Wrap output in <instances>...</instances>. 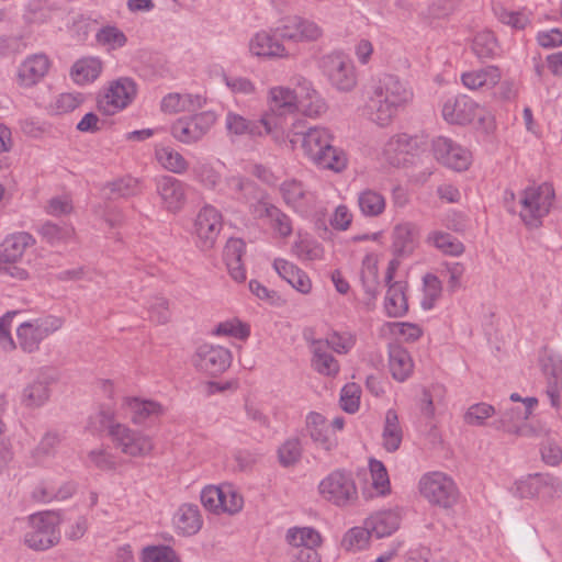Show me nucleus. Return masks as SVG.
<instances>
[{
	"label": "nucleus",
	"mask_w": 562,
	"mask_h": 562,
	"mask_svg": "<svg viewBox=\"0 0 562 562\" xmlns=\"http://www.w3.org/2000/svg\"><path fill=\"white\" fill-rule=\"evenodd\" d=\"M288 139L293 150L301 149L319 168L341 172L347 168L346 153L333 146L334 135L324 126L306 127L303 121L292 124Z\"/></svg>",
	"instance_id": "f257e3e1"
},
{
	"label": "nucleus",
	"mask_w": 562,
	"mask_h": 562,
	"mask_svg": "<svg viewBox=\"0 0 562 562\" xmlns=\"http://www.w3.org/2000/svg\"><path fill=\"white\" fill-rule=\"evenodd\" d=\"M412 99L413 92L404 82L396 76L385 75L367 92L363 113L371 122L385 127Z\"/></svg>",
	"instance_id": "f03ea898"
},
{
	"label": "nucleus",
	"mask_w": 562,
	"mask_h": 562,
	"mask_svg": "<svg viewBox=\"0 0 562 562\" xmlns=\"http://www.w3.org/2000/svg\"><path fill=\"white\" fill-rule=\"evenodd\" d=\"M87 427L93 432L108 429L114 447L131 458H145L155 449L151 436L124 424L114 423V415L111 412L99 411L92 414Z\"/></svg>",
	"instance_id": "7ed1b4c3"
},
{
	"label": "nucleus",
	"mask_w": 562,
	"mask_h": 562,
	"mask_svg": "<svg viewBox=\"0 0 562 562\" xmlns=\"http://www.w3.org/2000/svg\"><path fill=\"white\" fill-rule=\"evenodd\" d=\"M281 124V88L269 90L267 106L259 121H252L232 110L225 114V130L231 139L262 137L278 131Z\"/></svg>",
	"instance_id": "20e7f679"
},
{
	"label": "nucleus",
	"mask_w": 562,
	"mask_h": 562,
	"mask_svg": "<svg viewBox=\"0 0 562 562\" xmlns=\"http://www.w3.org/2000/svg\"><path fill=\"white\" fill-rule=\"evenodd\" d=\"M327 111V104L314 89L311 81L295 75L283 87V115L300 113L307 117H319Z\"/></svg>",
	"instance_id": "39448f33"
},
{
	"label": "nucleus",
	"mask_w": 562,
	"mask_h": 562,
	"mask_svg": "<svg viewBox=\"0 0 562 562\" xmlns=\"http://www.w3.org/2000/svg\"><path fill=\"white\" fill-rule=\"evenodd\" d=\"M36 244L32 234L20 231L4 237L0 243V276L12 278L16 281H29L30 271L22 267L26 250Z\"/></svg>",
	"instance_id": "423d86ee"
},
{
	"label": "nucleus",
	"mask_w": 562,
	"mask_h": 562,
	"mask_svg": "<svg viewBox=\"0 0 562 562\" xmlns=\"http://www.w3.org/2000/svg\"><path fill=\"white\" fill-rule=\"evenodd\" d=\"M200 503L211 515L234 517L245 507V497L240 488L231 482L209 484L200 492Z\"/></svg>",
	"instance_id": "0eeeda50"
},
{
	"label": "nucleus",
	"mask_w": 562,
	"mask_h": 562,
	"mask_svg": "<svg viewBox=\"0 0 562 562\" xmlns=\"http://www.w3.org/2000/svg\"><path fill=\"white\" fill-rule=\"evenodd\" d=\"M138 85L127 76L108 81L97 95V109L106 116H113L126 110L136 100Z\"/></svg>",
	"instance_id": "6e6552de"
},
{
	"label": "nucleus",
	"mask_w": 562,
	"mask_h": 562,
	"mask_svg": "<svg viewBox=\"0 0 562 562\" xmlns=\"http://www.w3.org/2000/svg\"><path fill=\"white\" fill-rule=\"evenodd\" d=\"M441 113L445 121L451 124L464 125L476 120L485 132H492L495 127L493 115L465 94L447 98Z\"/></svg>",
	"instance_id": "1a4fd4ad"
},
{
	"label": "nucleus",
	"mask_w": 562,
	"mask_h": 562,
	"mask_svg": "<svg viewBox=\"0 0 562 562\" xmlns=\"http://www.w3.org/2000/svg\"><path fill=\"white\" fill-rule=\"evenodd\" d=\"M64 324V317L54 314L22 322L15 329L16 348L19 347L25 353L37 352L42 342L60 330Z\"/></svg>",
	"instance_id": "9d476101"
},
{
	"label": "nucleus",
	"mask_w": 562,
	"mask_h": 562,
	"mask_svg": "<svg viewBox=\"0 0 562 562\" xmlns=\"http://www.w3.org/2000/svg\"><path fill=\"white\" fill-rule=\"evenodd\" d=\"M60 516L56 512L46 510L32 514L27 520L24 535L25 544L37 551L47 550L59 542Z\"/></svg>",
	"instance_id": "9b49d317"
},
{
	"label": "nucleus",
	"mask_w": 562,
	"mask_h": 562,
	"mask_svg": "<svg viewBox=\"0 0 562 562\" xmlns=\"http://www.w3.org/2000/svg\"><path fill=\"white\" fill-rule=\"evenodd\" d=\"M418 491L429 504L443 509L453 507L459 499L457 484L451 476L440 471L423 474L418 482Z\"/></svg>",
	"instance_id": "f8f14e48"
},
{
	"label": "nucleus",
	"mask_w": 562,
	"mask_h": 562,
	"mask_svg": "<svg viewBox=\"0 0 562 562\" xmlns=\"http://www.w3.org/2000/svg\"><path fill=\"white\" fill-rule=\"evenodd\" d=\"M223 214L211 204L200 207L192 220L191 235L198 248L212 249L223 229Z\"/></svg>",
	"instance_id": "ddd939ff"
},
{
	"label": "nucleus",
	"mask_w": 562,
	"mask_h": 562,
	"mask_svg": "<svg viewBox=\"0 0 562 562\" xmlns=\"http://www.w3.org/2000/svg\"><path fill=\"white\" fill-rule=\"evenodd\" d=\"M319 494L327 502L346 507L358 499V488L351 473L335 470L324 477L318 485Z\"/></svg>",
	"instance_id": "4468645a"
},
{
	"label": "nucleus",
	"mask_w": 562,
	"mask_h": 562,
	"mask_svg": "<svg viewBox=\"0 0 562 562\" xmlns=\"http://www.w3.org/2000/svg\"><path fill=\"white\" fill-rule=\"evenodd\" d=\"M216 120L217 116L213 111H202L191 116L179 117L170 125V134L183 145H194L207 135Z\"/></svg>",
	"instance_id": "2eb2a0df"
},
{
	"label": "nucleus",
	"mask_w": 562,
	"mask_h": 562,
	"mask_svg": "<svg viewBox=\"0 0 562 562\" xmlns=\"http://www.w3.org/2000/svg\"><path fill=\"white\" fill-rule=\"evenodd\" d=\"M554 190L551 184L527 188L520 199V217L528 226H538L540 218L546 216L552 206Z\"/></svg>",
	"instance_id": "dca6fc26"
},
{
	"label": "nucleus",
	"mask_w": 562,
	"mask_h": 562,
	"mask_svg": "<svg viewBox=\"0 0 562 562\" xmlns=\"http://www.w3.org/2000/svg\"><path fill=\"white\" fill-rule=\"evenodd\" d=\"M322 69L330 85L338 91L348 92L357 86L355 66L344 53L334 52L324 56Z\"/></svg>",
	"instance_id": "f3484780"
},
{
	"label": "nucleus",
	"mask_w": 562,
	"mask_h": 562,
	"mask_svg": "<svg viewBox=\"0 0 562 562\" xmlns=\"http://www.w3.org/2000/svg\"><path fill=\"white\" fill-rule=\"evenodd\" d=\"M515 494L520 498L552 501L562 496V482L551 474L528 475L515 483Z\"/></svg>",
	"instance_id": "a211bd4d"
},
{
	"label": "nucleus",
	"mask_w": 562,
	"mask_h": 562,
	"mask_svg": "<svg viewBox=\"0 0 562 562\" xmlns=\"http://www.w3.org/2000/svg\"><path fill=\"white\" fill-rule=\"evenodd\" d=\"M53 67V60L45 53L26 55L14 70V83L21 89H32L43 82Z\"/></svg>",
	"instance_id": "6ab92c4d"
},
{
	"label": "nucleus",
	"mask_w": 562,
	"mask_h": 562,
	"mask_svg": "<svg viewBox=\"0 0 562 562\" xmlns=\"http://www.w3.org/2000/svg\"><path fill=\"white\" fill-rule=\"evenodd\" d=\"M232 359V352L227 348L204 344L199 346L193 353L192 364L198 371L215 376L231 367Z\"/></svg>",
	"instance_id": "aec40b11"
},
{
	"label": "nucleus",
	"mask_w": 562,
	"mask_h": 562,
	"mask_svg": "<svg viewBox=\"0 0 562 562\" xmlns=\"http://www.w3.org/2000/svg\"><path fill=\"white\" fill-rule=\"evenodd\" d=\"M155 183L160 207L171 214L180 213L188 202L187 184L166 175L157 178Z\"/></svg>",
	"instance_id": "412c9836"
},
{
	"label": "nucleus",
	"mask_w": 562,
	"mask_h": 562,
	"mask_svg": "<svg viewBox=\"0 0 562 562\" xmlns=\"http://www.w3.org/2000/svg\"><path fill=\"white\" fill-rule=\"evenodd\" d=\"M432 150L438 161L457 171L467 170L472 161L468 149L445 136L434 139Z\"/></svg>",
	"instance_id": "4be33fe9"
},
{
	"label": "nucleus",
	"mask_w": 562,
	"mask_h": 562,
	"mask_svg": "<svg viewBox=\"0 0 562 562\" xmlns=\"http://www.w3.org/2000/svg\"><path fill=\"white\" fill-rule=\"evenodd\" d=\"M418 149V138L406 133L391 136L382 147L381 156L391 166L400 167L408 162V157Z\"/></svg>",
	"instance_id": "5701e85b"
},
{
	"label": "nucleus",
	"mask_w": 562,
	"mask_h": 562,
	"mask_svg": "<svg viewBox=\"0 0 562 562\" xmlns=\"http://www.w3.org/2000/svg\"><path fill=\"white\" fill-rule=\"evenodd\" d=\"M397 266L398 262L396 260H391L385 274V282L389 289L385 296L384 307L390 317H401L408 311V302L405 294L407 288L406 283L392 282Z\"/></svg>",
	"instance_id": "b1692460"
},
{
	"label": "nucleus",
	"mask_w": 562,
	"mask_h": 562,
	"mask_svg": "<svg viewBox=\"0 0 562 562\" xmlns=\"http://www.w3.org/2000/svg\"><path fill=\"white\" fill-rule=\"evenodd\" d=\"M120 407L135 425H143L164 414V407L160 403L138 396H124Z\"/></svg>",
	"instance_id": "393cba45"
},
{
	"label": "nucleus",
	"mask_w": 562,
	"mask_h": 562,
	"mask_svg": "<svg viewBox=\"0 0 562 562\" xmlns=\"http://www.w3.org/2000/svg\"><path fill=\"white\" fill-rule=\"evenodd\" d=\"M173 531L180 537H192L203 527V516L198 505L183 503L171 517Z\"/></svg>",
	"instance_id": "a878e982"
},
{
	"label": "nucleus",
	"mask_w": 562,
	"mask_h": 562,
	"mask_svg": "<svg viewBox=\"0 0 562 562\" xmlns=\"http://www.w3.org/2000/svg\"><path fill=\"white\" fill-rule=\"evenodd\" d=\"M391 249L395 257L411 256L419 244V228L412 222L397 223L391 234Z\"/></svg>",
	"instance_id": "bb28decb"
},
{
	"label": "nucleus",
	"mask_w": 562,
	"mask_h": 562,
	"mask_svg": "<svg viewBox=\"0 0 562 562\" xmlns=\"http://www.w3.org/2000/svg\"><path fill=\"white\" fill-rule=\"evenodd\" d=\"M248 52L259 59H273L281 52V33L278 29L262 30L255 33L248 43Z\"/></svg>",
	"instance_id": "cd10ccee"
},
{
	"label": "nucleus",
	"mask_w": 562,
	"mask_h": 562,
	"mask_svg": "<svg viewBox=\"0 0 562 562\" xmlns=\"http://www.w3.org/2000/svg\"><path fill=\"white\" fill-rule=\"evenodd\" d=\"M206 104V99L199 93L170 92L162 97L160 110L165 114L176 115L180 113L195 112Z\"/></svg>",
	"instance_id": "c85d7f7f"
},
{
	"label": "nucleus",
	"mask_w": 562,
	"mask_h": 562,
	"mask_svg": "<svg viewBox=\"0 0 562 562\" xmlns=\"http://www.w3.org/2000/svg\"><path fill=\"white\" fill-rule=\"evenodd\" d=\"M308 348L312 353V368L324 376L335 378L340 370L338 360L330 353L328 344L323 339L307 338Z\"/></svg>",
	"instance_id": "c756f323"
},
{
	"label": "nucleus",
	"mask_w": 562,
	"mask_h": 562,
	"mask_svg": "<svg viewBox=\"0 0 562 562\" xmlns=\"http://www.w3.org/2000/svg\"><path fill=\"white\" fill-rule=\"evenodd\" d=\"M323 35V30L312 21L296 15L283 19V40L294 42L317 41Z\"/></svg>",
	"instance_id": "7c9ffc66"
},
{
	"label": "nucleus",
	"mask_w": 562,
	"mask_h": 562,
	"mask_svg": "<svg viewBox=\"0 0 562 562\" xmlns=\"http://www.w3.org/2000/svg\"><path fill=\"white\" fill-rule=\"evenodd\" d=\"M102 72V59L98 56H86L74 63L69 76L75 85L85 87L98 80Z\"/></svg>",
	"instance_id": "2f4dec72"
},
{
	"label": "nucleus",
	"mask_w": 562,
	"mask_h": 562,
	"mask_svg": "<svg viewBox=\"0 0 562 562\" xmlns=\"http://www.w3.org/2000/svg\"><path fill=\"white\" fill-rule=\"evenodd\" d=\"M537 403L538 400L536 397H526L524 400V409L518 407L504 409L499 418L493 423V426L498 430L515 435L519 426L529 418Z\"/></svg>",
	"instance_id": "473e14b6"
},
{
	"label": "nucleus",
	"mask_w": 562,
	"mask_h": 562,
	"mask_svg": "<svg viewBox=\"0 0 562 562\" xmlns=\"http://www.w3.org/2000/svg\"><path fill=\"white\" fill-rule=\"evenodd\" d=\"M502 71L497 66H486L461 75V82L470 90H488L501 82Z\"/></svg>",
	"instance_id": "72a5a7b5"
},
{
	"label": "nucleus",
	"mask_w": 562,
	"mask_h": 562,
	"mask_svg": "<svg viewBox=\"0 0 562 562\" xmlns=\"http://www.w3.org/2000/svg\"><path fill=\"white\" fill-rule=\"evenodd\" d=\"M245 248L246 245L240 238H229L224 248V260L228 273L236 282L246 280V269L241 261Z\"/></svg>",
	"instance_id": "f704fd0d"
},
{
	"label": "nucleus",
	"mask_w": 562,
	"mask_h": 562,
	"mask_svg": "<svg viewBox=\"0 0 562 562\" xmlns=\"http://www.w3.org/2000/svg\"><path fill=\"white\" fill-rule=\"evenodd\" d=\"M306 428L312 440L322 449L330 451L337 445V440L329 434V426L326 418L316 412L306 416Z\"/></svg>",
	"instance_id": "c9c22d12"
},
{
	"label": "nucleus",
	"mask_w": 562,
	"mask_h": 562,
	"mask_svg": "<svg viewBox=\"0 0 562 562\" xmlns=\"http://www.w3.org/2000/svg\"><path fill=\"white\" fill-rule=\"evenodd\" d=\"M154 155L157 164L169 172L183 175L189 169V162L183 155L169 145L156 144Z\"/></svg>",
	"instance_id": "e433bc0d"
},
{
	"label": "nucleus",
	"mask_w": 562,
	"mask_h": 562,
	"mask_svg": "<svg viewBox=\"0 0 562 562\" xmlns=\"http://www.w3.org/2000/svg\"><path fill=\"white\" fill-rule=\"evenodd\" d=\"M95 45L106 53L124 48L128 43L127 35L116 25L105 24L94 34Z\"/></svg>",
	"instance_id": "4c0bfd02"
},
{
	"label": "nucleus",
	"mask_w": 562,
	"mask_h": 562,
	"mask_svg": "<svg viewBox=\"0 0 562 562\" xmlns=\"http://www.w3.org/2000/svg\"><path fill=\"white\" fill-rule=\"evenodd\" d=\"M389 369L398 382H404L413 373L414 363L409 352L403 347L395 345L389 350Z\"/></svg>",
	"instance_id": "58836bf2"
},
{
	"label": "nucleus",
	"mask_w": 562,
	"mask_h": 562,
	"mask_svg": "<svg viewBox=\"0 0 562 562\" xmlns=\"http://www.w3.org/2000/svg\"><path fill=\"white\" fill-rule=\"evenodd\" d=\"M400 515L393 510H382L374 513L366 519L364 525L376 538H383L392 535L400 527Z\"/></svg>",
	"instance_id": "ea45409f"
},
{
	"label": "nucleus",
	"mask_w": 562,
	"mask_h": 562,
	"mask_svg": "<svg viewBox=\"0 0 562 562\" xmlns=\"http://www.w3.org/2000/svg\"><path fill=\"white\" fill-rule=\"evenodd\" d=\"M403 436L404 432L397 413L394 409H389L385 414L382 430V447L391 453L397 451L402 445Z\"/></svg>",
	"instance_id": "a19ab883"
},
{
	"label": "nucleus",
	"mask_w": 562,
	"mask_h": 562,
	"mask_svg": "<svg viewBox=\"0 0 562 562\" xmlns=\"http://www.w3.org/2000/svg\"><path fill=\"white\" fill-rule=\"evenodd\" d=\"M85 100V94L81 92H61L53 97L46 111L52 116H64L79 109Z\"/></svg>",
	"instance_id": "79ce46f5"
},
{
	"label": "nucleus",
	"mask_w": 562,
	"mask_h": 562,
	"mask_svg": "<svg viewBox=\"0 0 562 562\" xmlns=\"http://www.w3.org/2000/svg\"><path fill=\"white\" fill-rule=\"evenodd\" d=\"M473 54L480 60L494 59L501 55V46L492 31L484 30L477 32L471 44Z\"/></svg>",
	"instance_id": "37998d69"
},
{
	"label": "nucleus",
	"mask_w": 562,
	"mask_h": 562,
	"mask_svg": "<svg viewBox=\"0 0 562 562\" xmlns=\"http://www.w3.org/2000/svg\"><path fill=\"white\" fill-rule=\"evenodd\" d=\"M283 201L296 212L306 214L312 204V195L301 182L292 180L283 183Z\"/></svg>",
	"instance_id": "c03bdc74"
},
{
	"label": "nucleus",
	"mask_w": 562,
	"mask_h": 562,
	"mask_svg": "<svg viewBox=\"0 0 562 562\" xmlns=\"http://www.w3.org/2000/svg\"><path fill=\"white\" fill-rule=\"evenodd\" d=\"M37 233L50 246L66 245L75 238V228L69 224L45 222L37 228Z\"/></svg>",
	"instance_id": "a18cd8bd"
},
{
	"label": "nucleus",
	"mask_w": 562,
	"mask_h": 562,
	"mask_svg": "<svg viewBox=\"0 0 562 562\" xmlns=\"http://www.w3.org/2000/svg\"><path fill=\"white\" fill-rule=\"evenodd\" d=\"M426 243L434 246L443 255L459 257L465 247L462 241L449 233L442 231H432L426 237Z\"/></svg>",
	"instance_id": "49530a36"
},
{
	"label": "nucleus",
	"mask_w": 562,
	"mask_h": 562,
	"mask_svg": "<svg viewBox=\"0 0 562 562\" xmlns=\"http://www.w3.org/2000/svg\"><path fill=\"white\" fill-rule=\"evenodd\" d=\"M286 541L296 550L313 549L316 550L322 543V537L318 531L312 527H293L286 532Z\"/></svg>",
	"instance_id": "de8ad7c7"
},
{
	"label": "nucleus",
	"mask_w": 562,
	"mask_h": 562,
	"mask_svg": "<svg viewBox=\"0 0 562 562\" xmlns=\"http://www.w3.org/2000/svg\"><path fill=\"white\" fill-rule=\"evenodd\" d=\"M358 206L362 215L366 217L380 216L386 206L384 195L373 189H364L358 194Z\"/></svg>",
	"instance_id": "09e8293b"
},
{
	"label": "nucleus",
	"mask_w": 562,
	"mask_h": 562,
	"mask_svg": "<svg viewBox=\"0 0 562 562\" xmlns=\"http://www.w3.org/2000/svg\"><path fill=\"white\" fill-rule=\"evenodd\" d=\"M86 463L88 467L110 472L115 471L119 467L116 456L108 447H97L87 452Z\"/></svg>",
	"instance_id": "8fccbe9b"
},
{
	"label": "nucleus",
	"mask_w": 562,
	"mask_h": 562,
	"mask_svg": "<svg viewBox=\"0 0 562 562\" xmlns=\"http://www.w3.org/2000/svg\"><path fill=\"white\" fill-rule=\"evenodd\" d=\"M250 325L238 317H231L220 322L213 329V335L246 340L250 336Z\"/></svg>",
	"instance_id": "3c124183"
},
{
	"label": "nucleus",
	"mask_w": 562,
	"mask_h": 562,
	"mask_svg": "<svg viewBox=\"0 0 562 562\" xmlns=\"http://www.w3.org/2000/svg\"><path fill=\"white\" fill-rule=\"evenodd\" d=\"M77 487L72 482H66L59 488L41 483L33 491V497L41 502H52L54 499L64 501L71 497Z\"/></svg>",
	"instance_id": "603ef678"
},
{
	"label": "nucleus",
	"mask_w": 562,
	"mask_h": 562,
	"mask_svg": "<svg viewBox=\"0 0 562 562\" xmlns=\"http://www.w3.org/2000/svg\"><path fill=\"white\" fill-rule=\"evenodd\" d=\"M140 562H182L181 557L170 546L153 544L144 547L139 552Z\"/></svg>",
	"instance_id": "864d4df0"
},
{
	"label": "nucleus",
	"mask_w": 562,
	"mask_h": 562,
	"mask_svg": "<svg viewBox=\"0 0 562 562\" xmlns=\"http://www.w3.org/2000/svg\"><path fill=\"white\" fill-rule=\"evenodd\" d=\"M22 403L29 407L44 405L49 398V389L42 381H34L26 385L22 392Z\"/></svg>",
	"instance_id": "5fc2aeb1"
},
{
	"label": "nucleus",
	"mask_w": 562,
	"mask_h": 562,
	"mask_svg": "<svg viewBox=\"0 0 562 562\" xmlns=\"http://www.w3.org/2000/svg\"><path fill=\"white\" fill-rule=\"evenodd\" d=\"M283 280L296 291L307 294L312 289L308 276L297 267L283 260Z\"/></svg>",
	"instance_id": "6e6d98bb"
},
{
	"label": "nucleus",
	"mask_w": 562,
	"mask_h": 562,
	"mask_svg": "<svg viewBox=\"0 0 562 562\" xmlns=\"http://www.w3.org/2000/svg\"><path fill=\"white\" fill-rule=\"evenodd\" d=\"M371 535V530L366 525L364 527H353L344 536L341 546L347 551L363 550L368 547Z\"/></svg>",
	"instance_id": "4d7b16f0"
},
{
	"label": "nucleus",
	"mask_w": 562,
	"mask_h": 562,
	"mask_svg": "<svg viewBox=\"0 0 562 562\" xmlns=\"http://www.w3.org/2000/svg\"><path fill=\"white\" fill-rule=\"evenodd\" d=\"M495 414L494 406L487 403L471 405L463 415V422L469 426H484L485 420Z\"/></svg>",
	"instance_id": "13d9d810"
},
{
	"label": "nucleus",
	"mask_w": 562,
	"mask_h": 562,
	"mask_svg": "<svg viewBox=\"0 0 562 562\" xmlns=\"http://www.w3.org/2000/svg\"><path fill=\"white\" fill-rule=\"evenodd\" d=\"M19 311H8L0 316V349L5 352H12L16 349V341L11 334V327L14 317Z\"/></svg>",
	"instance_id": "bf43d9fd"
},
{
	"label": "nucleus",
	"mask_w": 562,
	"mask_h": 562,
	"mask_svg": "<svg viewBox=\"0 0 562 562\" xmlns=\"http://www.w3.org/2000/svg\"><path fill=\"white\" fill-rule=\"evenodd\" d=\"M424 297L422 300V306L424 310H430L434 307L436 301L440 297L442 285L439 278L435 274L428 273L424 277Z\"/></svg>",
	"instance_id": "052dcab7"
},
{
	"label": "nucleus",
	"mask_w": 562,
	"mask_h": 562,
	"mask_svg": "<svg viewBox=\"0 0 562 562\" xmlns=\"http://www.w3.org/2000/svg\"><path fill=\"white\" fill-rule=\"evenodd\" d=\"M373 487L381 494L390 492V479L385 465L375 459L369 462Z\"/></svg>",
	"instance_id": "680f3d73"
},
{
	"label": "nucleus",
	"mask_w": 562,
	"mask_h": 562,
	"mask_svg": "<svg viewBox=\"0 0 562 562\" xmlns=\"http://www.w3.org/2000/svg\"><path fill=\"white\" fill-rule=\"evenodd\" d=\"M361 387L357 383H347L340 392V406L341 408L353 414L359 409Z\"/></svg>",
	"instance_id": "e2e57ef3"
},
{
	"label": "nucleus",
	"mask_w": 562,
	"mask_h": 562,
	"mask_svg": "<svg viewBox=\"0 0 562 562\" xmlns=\"http://www.w3.org/2000/svg\"><path fill=\"white\" fill-rule=\"evenodd\" d=\"M303 446L297 437L289 438L283 442V468H294L302 461Z\"/></svg>",
	"instance_id": "0e129e2a"
},
{
	"label": "nucleus",
	"mask_w": 562,
	"mask_h": 562,
	"mask_svg": "<svg viewBox=\"0 0 562 562\" xmlns=\"http://www.w3.org/2000/svg\"><path fill=\"white\" fill-rule=\"evenodd\" d=\"M387 326L392 334L402 337L407 342H414L423 335V329L417 324L392 322L387 323Z\"/></svg>",
	"instance_id": "69168bd1"
},
{
	"label": "nucleus",
	"mask_w": 562,
	"mask_h": 562,
	"mask_svg": "<svg viewBox=\"0 0 562 562\" xmlns=\"http://www.w3.org/2000/svg\"><path fill=\"white\" fill-rule=\"evenodd\" d=\"M445 273L448 277L447 288L450 292H456L461 288V279L465 272V267L461 262H445L442 265Z\"/></svg>",
	"instance_id": "338daca9"
},
{
	"label": "nucleus",
	"mask_w": 562,
	"mask_h": 562,
	"mask_svg": "<svg viewBox=\"0 0 562 562\" xmlns=\"http://www.w3.org/2000/svg\"><path fill=\"white\" fill-rule=\"evenodd\" d=\"M542 461L551 467L562 462V448L552 439H547L540 447Z\"/></svg>",
	"instance_id": "774afa93"
}]
</instances>
